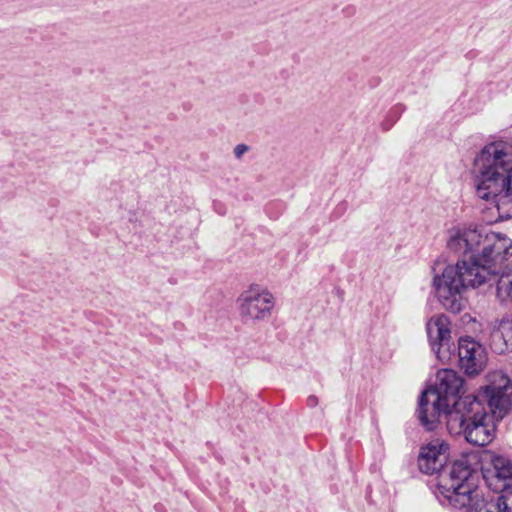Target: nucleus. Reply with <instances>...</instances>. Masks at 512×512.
Returning <instances> with one entry per match:
<instances>
[{
	"label": "nucleus",
	"instance_id": "nucleus-11",
	"mask_svg": "<svg viewBox=\"0 0 512 512\" xmlns=\"http://www.w3.org/2000/svg\"><path fill=\"white\" fill-rule=\"evenodd\" d=\"M491 464L493 467L492 471H490L491 475H484V478L495 492L500 493L493 500H496L501 495H505L509 502L512 503L511 498L508 496L512 485V462L506 457L497 455L491 458Z\"/></svg>",
	"mask_w": 512,
	"mask_h": 512
},
{
	"label": "nucleus",
	"instance_id": "nucleus-7",
	"mask_svg": "<svg viewBox=\"0 0 512 512\" xmlns=\"http://www.w3.org/2000/svg\"><path fill=\"white\" fill-rule=\"evenodd\" d=\"M485 229L473 225H457L448 230L447 247L467 262L477 261Z\"/></svg>",
	"mask_w": 512,
	"mask_h": 512
},
{
	"label": "nucleus",
	"instance_id": "nucleus-3",
	"mask_svg": "<svg viewBox=\"0 0 512 512\" xmlns=\"http://www.w3.org/2000/svg\"><path fill=\"white\" fill-rule=\"evenodd\" d=\"M449 456V445L440 439H435L421 448L418 456V467L422 473L432 475L438 473V490L454 508L471 507L480 497L475 485L471 482L472 468L466 457H462L444 467Z\"/></svg>",
	"mask_w": 512,
	"mask_h": 512
},
{
	"label": "nucleus",
	"instance_id": "nucleus-8",
	"mask_svg": "<svg viewBox=\"0 0 512 512\" xmlns=\"http://www.w3.org/2000/svg\"><path fill=\"white\" fill-rule=\"evenodd\" d=\"M426 332L437 359L443 364L449 362L455 354L449 318L444 314L431 317L426 324Z\"/></svg>",
	"mask_w": 512,
	"mask_h": 512
},
{
	"label": "nucleus",
	"instance_id": "nucleus-17",
	"mask_svg": "<svg viewBox=\"0 0 512 512\" xmlns=\"http://www.w3.org/2000/svg\"><path fill=\"white\" fill-rule=\"evenodd\" d=\"M307 405L311 408L316 407L318 405V398L315 395H310L307 398Z\"/></svg>",
	"mask_w": 512,
	"mask_h": 512
},
{
	"label": "nucleus",
	"instance_id": "nucleus-13",
	"mask_svg": "<svg viewBox=\"0 0 512 512\" xmlns=\"http://www.w3.org/2000/svg\"><path fill=\"white\" fill-rule=\"evenodd\" d=\"M497 280V297L501 301L512 300V269L502 271Z\"/></svg>",
	"mask_w": 512,
	"mask_h": 512
},
{
	"label": "nucleus",
	"instance_id": "nucleus-4",
	"mask_svg": "<svg viewBox=\"0 0 512 512\" xmlns=\"http://www.w3.org/2000/svg\"><path fill=\"white\" fill-rule=\"evenodd\" d=\"M462 388L463 379L455 371L444 369L437 373L435 386L424 390L419 399L417 417L426 430H435L442 417L448 419L454 403L462 399Z\"/></svg>",
	"mask_w": 512,
	"mask_h": 512
},
{
	"label": "nucleus",
	"instance_id": "nucleus-9",
	"mask_svg": "<svg viewBox=\"0 0 512 512\" xmlns=\"http://www.w3.org/2000/svg\"><path fill=\"white\" fill-rule=\"evenodd\" d=\"M489 382L485 387V397L493 416L501 420L512 407V383L500 371L492 373Z\"/></svg>",
	"mask_w": 512,
	"mask_h": 512
},
{
	"label": "nucleus",
	"instance_id": "nucleus-10",
	"mask_svg": "<svg viewBox=\"0 0 512 512\" xmlns=\"http://www.w3.org/2000/svg\"><path fill=\"white\" fill-rule=\"evenodd\" d=\"M458 360L460 368L467 375H477L487 364L485 348L472 338H461L458 344Z\"/></svg>",
	"mask_w": 512,
	"mask_h": 512
},
{
	"label": "nucleus",
	"instance_id": "nucleus-15",
	"mask_svg": "<svg viewBox=\"0 0 512 512\" xmlns=\"http://www.w3.org/2000/svg\"><path fill=\"white\" fill-rule=\"evenodd\" d=\"M498 326L503 334L509 350H512V320L504 319L499 323Z\"/></svg>",
	"mask_w": 512,
	"mask_h": 512
},
{
	"label": "nucleus",
	"instance_id": "nucleus-5",
	"mask_svg": "<svg viewBox=\"0 0 512 512\" xmlns=\"http://www.w3.org/2000/svg\"><path fill=\"white\" fill-rule=\"evenodd\" d=\"M446 425L450 434L463 435L474 446L488 445L494 438V425L483 403L474 395H466L454 403Z\"/></svg>",
	"mask_w": 512,
	"mask_h": 512
},
{
	"label": "nucleus",
	"instance_id": "nucleus-6",
	"mask_svg": "<svg viewBox=\"0 0 512 512\" xmlns=\"http://www.w3.org/2000/svg\"><path fill=\"white\" fill-rule=\"evenodd\" d=\"M239 315L244 323L267 320L275 306V298L267 289L252 285L238 300Z\"/></svg>",
	"mask_w": 512,
	"mask_h": 512
},
{
	"label": "nucleus",
	"instance_id": "nucleus-1",
	"mask_svg": "<svg viewBox=\"0 0 512 512\" xmlns=\"http://www.w3.org/2000/svg\"><path fill=\"white\" fill-rule=\"evenodd\" d=\"M512 255V240L503 233L484 231L477 261H458L447 265L441 274H435L433 286L436 297L444 309L454 314L465 306L463 292L495 280L502 271L511 268L504 265Z\"/></svg>",
	"mask_w": 512,
	"mask_h": 512
},
{
	"label": "nucleus",
	"instance_id": "nucleus-12",
	"mask_svg": "<svg viewBox=\"0 0 512 512\" xmlns=\"http://www.w3.org/2000/svg\"><path fill=\"white\" fill-rule=\"evenodd\" d=\"M471 512H512V503L505 495L492 501L477 500L471 507Z\"/></svg>",
	"mask_w": 512,
	"mask_h": 512
},
{
	"label": "nucleus",
	"instance_id": "nucleus-2",
	"mask_svg": "<svg viewBox=\"0 0 512 512\" xmlns=\"http://www.w3.org/2000/svg\"><path fill=\"white\" fill-rule=\"evenodd\" d=\"M474 188L478 198L492 204L497 220L512 217V144L495 141L474 159Z\"/></svg>",
	"mask_w": 512,
	"mask_h": 512
},
{
	"label": "nucleus",
	"instance_id": "nucleus-16",
	"mask_svg": "<svg viewBox=\"0 0 512 512\" xmlns=\"http://www.w3.org/2000/svg\"><path fill=\"white\" fill-rule=\"evenodd\" d=\"M248 146L245 145V144H238L235 146L234 148V156L237 158V159H240L247 151H248Z\"/></svg>",
	"mask_w": 512,
	"mask_h": 512
},
{
	"label": "nucleus",
	"instance_id": "nucleus-14",
	"mask_svg": "<svg viewBox=\"0 0 512 512\" xmlns=\"http://www.w3.org/2000/svg\"><path fill=\"white\" fill-rule=\"evenodd\" d=\"M490 346L496 353L499 354L509 351L499 326L494 328L490 334Z\"/></svg>",
	"mask_w": 512,
	"mask_h": 512
}]
</instances>
